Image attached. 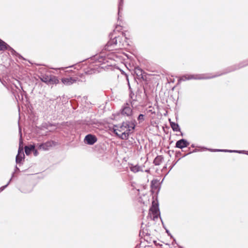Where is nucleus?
<instances>
[{"mask_svg":"<svg viewBox=\"0 0 248 248\" xmlns=\"http://www.w3.org/2000/svg\"><path fill=\"white\" fill-rule=\"evenodd\" d=\"M123 27V25L122 19L120 18V16H118V22L113 32L109 34L110 40L105 46V49L106 50L111 51L114 48L116 49H122L128 45L127 40V38L126 36L125 33L121 32L118 35L116 34V32H119L122 29Z\"/></svg>","mask_w":248,"mask_h":248,"instance_id":"nucleus-1","label":"nucleus"},{"mask_svg":"<svg viewBox=\"0 0 248 248\" xmlns=\"http://www.w3.org/2000/svg\"><path fill=\"white\" fill-rule=\"evenodd\" d=\"M136 124L137 122L135 118H132L131 120L124 122L120 126H117V128L114 129V132L121 139L127 140L128 139V134L125 131V128L131 127L132 130H134Z\"/></svg>","mask_w":248,"mask_h":248,"instance_id":"nucleus-2","label":"nucleus"},{"mask_svg":"<svg viewBox=\"0 0 248 248\" xmlns=\"http://www.w3.org/2000/svg\"><path fill=\"white\" fill-rule=\"evenodd\" d=\"M122 59V56L121 54H115L113 52L109 56L107 57L104 55L103 53L99 55H96L93 57V60L96 62L100 63H108V60H113L114 61H121Z\"/></svg>","mask_w":248,"mask_h":248,"instance_id":"nucleus-3","label":"nucleus"},{"mask_svg":"<svg viewBox=\"0 0 248 248\" xmlns=\"http://www.w3.org/2000/svg\"><path fill=\"white\" fill-rule=\"evenodd\" d=\"M86 73L78 74L77 77H70L67 78H63L62 79V81L65 85H71L74 83L78 82H85V75Z\"/></svg>","mask_w":248,"mask_h":248,"instance_id":"nucleus-4","label":"nucleus"},{"mask_svg":"<svg viewBox=\"0 0 248 248\" xmlns=\"http://www.w3.org/2000/svg\"><path fill=\"white\" fill-rule=\"evenodd\" d=\"M133 101H129V103H125L122 106L120 111L122 116H127L129 118L130 120L134 118L133 116Z\"/></svg>","mask_w":248,"mask_h":248,"instance_id":"nucleus-5","label":"nucleus"},{"mask_svg":"<svg viewBox=\"0 0 248 248\" xmlns=\"http://www.w3.org/2000/svg\"><path fill=\"white\" fill-rule=\"evenodd\" d=\"M40 80L48 85L57 84L59 82L58 78L53 75H48L42 74L39 76Z\"/></svg>","mask_w":248,"mask_h":248,"instance_id":"nucleus-6","label":"nucleus"},{"mask_svg":"<svg viewBox=\"0 0 248 248\" xmlns=\"http://www.w3.org/2000/svg\"><path fill=\"white\" fill-rule=\"evenodd\" d=\"M150 211H151L152 212V215H150L151 218L152 220L155 221V219H157L158 217H159L161 220L163 228L166 230V228H165V226H164L163 222L160 217L159 209L158 207V203H155V201H153L152 202V207L150 209Z\"/></svg>","mask_w":248,"mask_h":248,"instance_id":"nucleus-7","label":"nucleus"},{"mask_svg":"<svg viewBox=\"0 0 248 248\" xmlns=\"http://www.w3.org/2000/svg\"><path fill=\"white\" fill-rule=\"evenodd\" d=\"M6 49L10 51L13 54H15L16 55H19V58H22V56H20L11 47H10L8 45H7L5 42H4L2 40L0 39V50H5Z\"/></svg>","mask_w":248,"mask_h":248,"instance_id":"nucleus-8","label":"nucleus"},{"mask_svg":"<svg viewBox=\"0 0 248 248\" xmlns=\"http://www.w3.org/2000/svg\"><path fill=\"white\" fill-rule=\"evenodd\" d=\"M97 140L96 136L92 134L86 135L84 139L85 142L89 145H93L97 141Z\"/></svg>","mask_w":248,"mask_h":248,"instance_id":"nucleus-9","label":"nucleus"},{"mask_svg":"<svg viewBox=\"0 0 248 248\" xmlns=\"http://www.w3.org/2000/svg\"><path fill=\"white\" fill-rule=\"evenodd\" d=\"M189 145V142H188L186 140L182 139L177 141L175 144V147L179 149H183L185 147H187Z\"/></svg>","mask_w":248,"mask_h":248,"instance_id":"nucleus-10","label":"nucleus"},{"mask_svg":"<svg viewBox=\"0 0 248 248\" xmlns=\"http://www.w3.org/2000/svg\"><path fill=\"white\" fill-rule=\"evenodd\" d=\"M54 142L53 141H48L45 143L39 144L38 148L44 151L48 150L50 147L54 145Z\"/></svg>","mask_w":248,"mask_h":248,"instance_id":"nucleus-11","label":"nucleus"},{"mask_svg":"<svg viewBox=\"0 0 248 248\" xmlns=\"http://www.w3.org/2000/svg\"><path fill=\"white\" fill-rule=\"evenodd\" d=\"M144 73V72L139 67H137L135 68L134 71V74L136 75L137 77V78L138 79L140 78H142L144 79L143 78V74Z\"/></svg>","mask_w":248,"mask_h":248,"instance_id":"nucleus-12","label":"nucleus"},{"mask_svg":"<svg viewBox=\"0 0 248 248\" xmlns=\"http://www.w3.org/2000/svg\"><path fill=\"white\" fill-rule=\"evenodd\" d=\"M144 166H139L138 165H131L129 168L132 172L134 173L138 172L139 171H143V168Z\"/></svg>","mask_w":248,"mask_h":248,"instance_id":"nucleus-13","label":"nucleus"},{"mask_svg":"<svg viewBox=\"0 0 248 248\" xmlns=\"http://www.w3.org/2000/svg\"><path fill=\"white\" fill-rule=\"evenodd\" d=\"M169 121H170V125L174 131H175V132L179 131L180 132L181 131L180 126L177 123H175V122H171L170 119L169 120Z\"/></svg>","mask_w":248,"mask_h":248,"instance_id":"nucleus-14","label":"nucleus"},{"mask_svg":"<svg viewBox=\"0 0 248 248\" xmlns=\"http://www.w3.org/2000/svg\"><path fill=\"white\" fill-rule=\"evenodd\" d=\"M211 151H214L215 152H230V153H244L245 152V151H238V150H225V149H216V150H211Z\"/></svg>","mask_w":248,"mask_h":248,"instance_id":"nucleus-15","label":"nucleus"},{"mask_svg":"<svg viewBox=\"0 0 248 248\" xmlns=\"http://www.w3.org/2000/svg\"><path fill=\"white\" fill-rule=\"evenodd\" d=\"M34 145H30L25 147V152L27 155H29L33 150H34Z\"/></svg>","mask_w":248,"mask_h":248,"instance_id":"nucleus-16","label":"nucleus"},{"mask_svg":"<svg viewBox=\"0 0 248 248\" xmlns=\"http://www.w3.org/2000/svg\"><path fill=\"white\" fill-rule=\"evenodd\" d=\"M19 133L20 134V137H21V128L19 127ZM22 143V139H21V138H20V141H19V148H18V154H19L21 155H23V156H24V152H23V149L22 147H21V144Z\"/></svg>","mask_w":248,"mask_h":248,"instance_id":"nucleus-17","label":"nucleus"},{"mask_svg":"<svg viewBox=\"0 0 248 248\" xmlns=\"http://www.w3.org/2000/svg\"><path fill=\"white\" fill-rule=\"evenodd\" d=\"M163 160V157L161 155L157 156L154 160V164L155 166H158L160 165Z\"/></svg>","mask_w":248,"mask_h":248,"instance_id":"nucleus-18","label":"nucleus"},{"mask_svg":"<svg viewBox=\"0 0 248 248\" xmlns=\"http://www.w3.org/2000/svg\"><path fill=\"white\" fill-rule=\"evenodd\" d=\"M124 4V0H119L118 1V16H120L121 11L123 9V6Z\"/></svg>","mask_w":248,"mask_h":248,"instance_id":"nucleus-19","label":"nucleus"},{"mask_svg":"<svg viewBox=\"0 0 248 248\" xmlns=\"http://www.w3.org/2000/svg\"><path fill=\"white\" fill-rule=\"evenodd\" d=\"M24 158V156L23 155H21V154H17L16 156V163L18 164L20 163V162L22 161V159Z\"/></svg>","mask_w":248,"mask_h":248,"instance_id":"nucleus-20","label":"nucleus"},{"mask_svg":"<svg viewBox=\"0 0 248 248\" xmlns=\"http://www.w3.org/2000/svg\"><path fill=\"white\" fill-rule=\"evenodd\" d=\"M14 172L13 173L12 177L11 178V179H10V180L9 181L8 183L6 185H5L4 186H2L1 187H0V192L2 191L9 185V184L10 183L11 181H12V178L14 177Z\"/></svg>","mask_w":248,"mask_h":248,"instance_id":"nucleus-21","label":"nucleus"},{"mask_svg":"<svg viewBox=\"0 0 248 248\" xmlns=\"http://www.w3.org/2000/svg\"><path fill=\"white\" fill-rule=\"evenodd\" d=\"M145 116L143 114H140L138 117V121H139V123L140 124L143 122L145 120Z\"/></svg>","mask_w":248,"mask_h":248,"instance_id":"nucleus-22","label":"nucleus"},{"mask_svg":"<svg viewBox=\"0 0 248 248\" xmlns=\"http://www.w3.org/2000/svg\"><path fill=\"white\" fill-rule=\"evenodd\" d=\"M134 130H132L131 127H126L125 128V131L127 133L128 137H129V134L132 133Z\"/></svg>","mask_w":248,"mask_h":248,"instance_id":"nucleus-23","label":"nucleus"},{"mask_svg":"<svg viewBox=\"0 0 248 248\" xmlns=\"http://www.w3.org/2000/svg\"><path fill=\"white\" fill-rule=\"evenodd\" d=\"M134 95V93L131 91V92L129 94V97L131 99H132V101H133V104H134V101H135V99L133 98Z\"/></svg>","mask_w":248,"mask_h":248,"instance_id":"nucleus-24","label":"nucleus"},{"mask_svg":"<svg viewBox=\"0 0 248 248\" xmlns=\"http://www.w3.org/2000/svg\"><path fill=\"white\" fill-rule=\"evenodd\" d=\"M32 152H33V154L35 156L38 155V152L35 148H34V150H33Z\"/></svg>","mask_w":248,"mask_h":248,"instance_id":"nucleus-25","label":"nucleus"},{"mask_svg":"<svg viewBox=\"0 0 248 248\" xmlns=\"http://www.w3.org/2000/svg\"><path fill=\"white\" fill-rule=\"evenodd\" d=\"M47 124L46 123L43 124H42V127H44V128H47Z\"/></svg>","mask_w":248,"mask_h":248,"instance_id":"nucleus-26","label":"nucleus"},{"mask_svg":"<svg viewBox=\"0 0 248 248\" xmlns=\"http://www.w3.org/2000/svg\"><path fill=\"white\" fill-rule=\"evenodd\" d=\"M166 232L168 233V234L169 235H170V232H169V230H167V229H166Z\"/></svg>","mask_w":248,"mask_h":248,"instance_id":"nucleus-27","label":"nucleus"},{"mask_svg":"<svg viewBox=\"0 0 248 248\" xmlns=\"http://www.w3.org/2000/svg\"><path fill=\"white\" fill-rule=\"evenodd\" d=\"M19 171V169L17 166H16V168H15V171Z\"/></svg>","mask_w":248,"mask_h":248,"instance_id":"nucleus-28","label":"nucleus"},{"mask_svg":"<svg viewBox=\"0 0 248 248\" xmlns=\"http://www.w3.org/2000/svg\"><path fill=\"white\" fill-rule=\"evenodd\" d=\"M191 146H192V147H195V146H194L193 144H192V145H191Z\"/></svg>","mask_w":248,"mask_h":248,"instance_id":"nucleus-29","label":"nucleus"},{"mask_svg":"<svg viewBox=\"0 0 248 248\" xmlns=\"http://www.w3.org/2000/svg\"><path fill=\"white\" fill-rule=\"evenodd\" d=\"M149 171V170H146L145 171L146 172H148Z\"/></svg>","mask_w":248,"mask_h":248,"instance_id":"nucleus-30","label":"nucleus"},{"mask_svg":"<svg viewBox=\"0 0 248 248\" xmlns=\"http://www.w3.org/2000/svg\"><path fill=\"white\" fill-rule=\"evenodd\" d=\"M181 136H183V134L182 133H181Z\"/></svg>","mask_w":248,"mask_h":248,"instance_id":"nucleus-31","label":"nucleus"},{"mask_svg":"<svg viewBox=\"0 0 248 248\" xmlns=\"http://www.w3.org/2000/svg\"><path fill=\"white\" fill-rule=\"evenodd\" d=\"M129 86H130L129 85ZM129 89L131 90V87H129Z\"/></svg>","mask_w":248,"mask_h":248,"instance_id":"nucleus-32","label":"nucleus"}]
</instances>
